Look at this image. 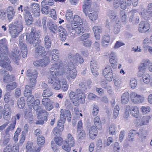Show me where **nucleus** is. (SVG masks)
<instances>
[{
	"label": "nucleus",
	"mask_w": 152,
	"mask_h": 152,
	"mask_svg": "<svg viewBox=\"0 0 152 152\" xmlns=\"http://www.w3.org/2000/svg\"><path fill=\"white\" fill-rule=\"evenodd\" d=\"M63 68L59 63H54L49 69V70L52 76L57 77L65 73V70Z\"/></svg>",
	"instance_id": "obj_1"
},
{
	"label": "nucleus",
	"mask_w": 152,
	"mask_h": 152,
	"mask_svg": "<svg viewBox=\"0 0 152 152\" xmlns=\"http://www.w3.org/2000/svg\"><path fill=\"white\" fill-rule=\"evenodd\" d=\"M18 25L13 23L10 24L9 25L10 32L12 37L15 38L22 30L23 27L20 24Z\"/></svg>",
	"instance_id": "obj_2"
},
{
	"label": "nucleus",
	"mask_w": 152,
	"mask_h": 152,
	"mask_svg": "<svg viewBox=\"0 0 152 152\" xmlns=\"http://www.w3.org/2000/svg\"><path fill=\"white\" fill-rule=\"evenodd\" d=\"M39 35L36 32V29L33 28L31 29L30 34H26V40L27 43L33 44L37 42Z\"/></svg>",
	"instance_id": "obj_3"
},
{
	"label": "nucleus",
	"mask_w": 152,
	"mask_h": 152,
	"mask_svg": "<svg viewBox=\"0 0 152 152\" xmlns=\"http://www.w3.org/2000/svg\"><path fill=\"white\" fill-rule=\"evenodd\" d=\"M140 15L144 19L147 20L152 17V3L148 4L146 9L142 8Z\"/></svg>",
	"instance_id": "obj_4"
},
{
	"label": "nucleus",
	"mask_w": 152,
	"mask_h": 152,
	"mask_svg": "<svg viewBox=\"0 0 152 152\" xmlns=\"http://www.w3.org/2000/svg\"><path fill=\"white\" fill-rule=\"evenodd\" d=\"M130 97L132 102L135 104L142 103L145 100V98L143 95H138L134 92L130 94Z\"/></svg>",
	"instance_id": "obj_5"
},
{
	"label": "nucleus",
	"mask_w": 152,
	"mask_h": 152,
	"mask_svg": "<svg viewBox=\"0 0 152 152\" xmlns=\"http://www.w3.org/2000/svg\"><path fill=\"white\" fill-rule=\"evenodd\" d=\"M84 32V28L83 24L75 25L74 28L70 34V36L75 38L77 36V34L81 35Z\"/></svg>",
	"instance_id": "obj_6"
},
{
	"label": "nucleus",
	"mask_w": 152,
	"mask_h": 152,
	"mask_svg": "<svg viewBox=\"0 0 152 152\" xmlns=\"http://www.w3.org/2000/svg\"><path fill=\"white\" fill-rule=\"evenodd\" d=\"M19 39V46L21 50L22 57L24 58L26 57L27 55V46L24 43V39L23 36L20 37Z\"/></svg>",
	"instance_id": "obj_7"
},
{
	"label": "nucleus",
	"mask_w": 152,
	"mask_h": 152,
	"mask_svg": "<svg viewBox=\"0 0 152 152\" xmlns=\"http://www.w3.org/2000/svg\"><path fill=\"white\" fill-rule=\"evenodd\" d=\"M2 54V52L1 50H0V56L3 60V61L1 63L0 66L3 68H6L7 69L10 71H12V68L9 65L10 63V59L8 58V57H6V56H3L4 57H3Z\"/></svg>",
	"instance_id": "obj_8"
},
{
	"label": "nucleus",
	"mask_w": 152,
	"mask_h": 152,
	"mask_svg": "<svg viewBox=\"0 0 152 152\" xmlns=\"http://www.w3.org/2000/svg\"><path fill=\"white\" fill-rule=\"evenodd\" d=\"M103 74L106 79L109 81L112 80L113 71L111 67L110 66H107L103 71Z\"/></svg>",
	"instance_id": "obj_9"
},
{
	"label": "nucleus",
	"mask_w": 152,
	"mask_h": 152,
	"mask_svg": "<svg viewBox=\"0 0 152 152\" xmlns=\"http://www.w3.org/2000/svg\"><path fill=\"white\" fill-rule=\"evenodd\" d=\"M49 60L47 58L40 59L34 61L33 62L34 66L37 67H44L46 66L49 63Z\"/></svg>",
	"instance_id": "obj_10"
},
{
	"label": "nucleus",
	"mask_w": 152,
	"mask_h": 152,
	"mask_svg": "<svg viewBox=\"0 0 152 152\" xmlns=\"http://www.w3.org/2000/svg\"><path fill=\"white\" fill-rule=\"evenodd\" d=\"M12 112L10 107L8 104H5L4 108H3V118L6 120L9 121L11 118Z\"/></svg>",
	"instance_id": "obj_11"
},
{
	"label": "nucleus",
	"mask_w": 152,
	"mask_h": 152,
	"mask_svg": "<svg viewBox=\"0 0 152 152\" xmlns=\"http://www.w3.org/2000/svg\"><path fill=\"white\" fill-rule=\"evenodd\" d=\"M68 58L70 59V61H73V62L75 63H79L81 64L84 61L83 58L78 53H76L75 56H73L72 54L68 55Z\"/></svg>",
	"instance_id": "obj_12"
},
{
	"label": "nucleus",
	"mask_w": 152,
	"mask_h": 152,
	"mask_svg": "<svg viewBox=\"0 0 152 152\" xmlns=\"http://www.w3.org/2000/svg\"><path fill=\"white\" fill-rule=\"evenodd\" d=\"M20 52L19 50L16 49L10 53V57L17 64H18L20 58Z\"/></svg>",
	"instance_id": "obj_13"
},
{
	"label": "nucleus",
	"mask_w": 152,
	"mask_h": 152,
	"mask_svg": "<svg viewBox=\"0 0 152 152\" xmlns=\"http://www.w3.org/2000/svg\"><path fill=\"white\" fill-rule=\"evenodd\" d=\"M113 7L117 9L119 6L123 10H125L126 8V0H114L113 3Z\"/></svg>",
	"instance_id": "obj_14"
},
{
	"label": "nucleus",
	"mask_w": 152,
	"mask_h": 152,
	"mask_svg": "<svg viewBox=\"0 0 152 152\" xmlns=\"http://www.w3.org/2000/svg\"><path fill=\"white\" fill-rule=\"evenodd\" d=\"M150 28L149 23L147 21H142L139 25L138 30L140 32H145Z\"/></svg>",
	"instance_id": "obj_15"
},
{
	"label": "nucleus",
	"mask_w": 152,
	"mask_h": 152,
	"mask_svg": "<svg viewBox=\"0 0 152 152\" xmlns=\"http://www.w3.org/2000/svg\"><path fill=\"white\" fill-rule=\"evenodd\" d=\"M30 8L34 16L37 17L39 16L40 9L37 3H34L31 4Z\"/></svg>",
	"instance_id": "obj_16"
},
{
	"label": "nucleus",
	"mask_w": 152,
	"mask_h": 152,
	"mask_svg": "<svg viewBox=\"0 0 152 152\" xmlns=\"http://www.w3.org/2000/svg\"><path fill=\"white\" fill-rule=\"evenodd\" d=\"M65 70V71L64 73H66V75L67 79L69 81H71L72 80L74 79L76 77L77 75V72L76 69L72 70L69 71L67 70L66 71V68L64 66L63 68Z\"/></svg>",
	"instance_id": "obj_17"
},
{
	"label": "nucleus",
	"mask_w": 152,
	"mask_h": 152,
	"mask_svg": "<svg viewBox=\"0 0 152 152\" xmlns=\"http://www.w3.org/2000/svg\"><path fill=\"white\" fill-rule=\"evenodd\" d=\"M42 104L45 107V109L49 111L53 109L52 104L50 100L48 98H45L42 100Z\"/></svg>",
	"instance_id": "obj_18"
},
{
	"label": "nucleus",
	"mask_w": 152,
	"mask_h": 152,
	"mask_svg": "<svg viewBox=\"0 0 152 152\" xmlns=\"http://www.w3.org/2000/svg\"><path fill=\"white\" fill-rule=\"evenodd\" d=\"M91 69L93 75L95 76L99 75L98 68L96 61L94 60L91 61L90 63Z\"/></svg>",
	"instance_id": "obj_19"
},
{
	"label": "nucleus",
	"mask_w": 152,
	"mask_h": 152,
	"mask_svg": "<svg viewBox=\"0 0 152 152\" xmlns=\"http://www.w3.org/2000/svg\"><path fill=\"white\" fill-rule=\"evenodd\" d=\"M86 95H80L78 97L75 98L74 99L72 100L74 105L77 106L79 105V102L82 104L85 103V101Z\"/></svg>",
	"instance_id": "obj_20"
},
{
	"label": "nucleus",
	"mask_w": 152,
	"mask_h": 152,
	"mask_svg": "<svg viewBox=\"0 0 152 152\" xmlns=\"http://www.w3.org/2000/svg\"><path fill=\"white\" fill-rule=\"evenodd\" d=\"M92 30L96 39L97 40H99L100 38L99 34L101 33L102 31V27L99 26H95L93 27Z\"/></svg>",
	"instance_id": "obj_21"
},
{
	"label": "nucleus",
	"mask_w": 152,
	"mask_h": 152,
	"mask_svg": "<svg viewBox=\"0 0 152 152\" xmlns=\"http://www.w3.org/2000/svg\"><path fill=\"white\" fill-rule=\"evenodd\" d=\"M86 95L83 92H82L80 89L76 90L75 92L71 91L69 94V97L71 100L74 99L75 98L78 97L80 95Z\"/></svg>",
	"instance_id": "obj_22"
},
{
	"label": "nucleus",
	"mask_w": 152,
	"mask_h": 152,
	"mask_svg": "<svg viewBox=\"0 0 152 152\" xmlns=\"http://www.w3.org/2000/svg\"><path fill=\"white\" fill-rule=\"evenodd\" d=\"M137 12V10L136 9L132 10L130 12L132 15L129 18V21L133 24L138 23L140 21L139 18L135 16V14Z\"/></svg>",
	"instance_id": "obj_23"
},
{
	"label": "nucleus",
	"mask_w": 152,
	"mask_h": 152,
	"mask_svg": "<svg viewBox=\"0 0 152 152\" xmlns=\"http://www.w3.org/2000/svg\"><path fill=\"white\" fill-rule=\"evenodd\" d=\"M91 4V0H85L83 8V12L86 16H87V14L90 11Z\"/></svg>",
	"instance_id": "obj_24"
},
{
	"label": "nucleus",
	"mask_w": 152,
	"mask_h": 152,
	"mask_svg": "<svg viewBox=\"0 0 152 152\" xmlns=\"http://www.w3.org/2000/svg\"><path fill=\"white\" fill-rule=\"evenodd\" d=\"M58 30L61 40L62 41H64L68 35L66 31L61 26L58 27Z\"/></svg>",
	"instance_id": "obj_25"
},
{
	"label": "nucleus",
	"mask_w": 152,
	"mask_h": 152,
	"mask_svg": "<svg viewBox=\"0 0 152 152\" xmlns=\"http://www.w3.org/2000/svg\"><path fill=\"white\" fill-rule=\"evenodd\" d=\"M129 112L132 116L135 118H137L139 115L138 107L137 106L130 107V106Z\"/></svg>",
	"instance_id": "obj_26"
},
{
	"label": "nucleus",
	"mask_w": 152,
	"mask_h": 152,
	"mask_svg": "<svg viewBox=\"0 0 152 152\" xmlns=\"http://www.w3.org/2000/svg\"><path fill=\"white\" fill-rule=\"evenodd\" d=\"M7 17L9 20L13 18L15 16V12L13 8L11 6L8 7L7 9Z\"/></svg>",
	"instance_id": "obj_27"
},
{
	"label": "nucleus",
	"mask_w": 152,
	"mask_h": 152,
	"mask_svg": "<svg viewBox=\"0 0 152 152\" xmlns=\"http://www.w3.org/2000/svg\"><path fill=\"white\" fill-rule=\"evenodd\" d=\"M47 26L49 29L54 34H55L56 31L58 28L56 24L51 20H49L47 23Z\"/></svg>",
	"instance_id": "obj_28"
},
{
	"label": "nucleus",
	"mask_w": 152,
	"mask_h": 152,
	"mask_svg": "<svg viewBox=\"0 0 152 152\" xmlns=\"http://www.w3.org/2000/svg\"><path fill=\"white\" fill-rule=\"evenodd\" d=\"M96 127L94 126H92L89 129V134L90 137L92 139H94L97 134Z\"/></svg>",
	"instance_id": "obj_29"
},
{
	"label": "nucleus",
	"mask_w": 152,
	"mask_h": 152,
	"mask_svg": "<svg viewBox=\"0 0 152 152\" xmlns=\"http://www.w3.org/2000/svg\"><path fill=\"white\" fill-rule=\"evenodd\" d=\"M129 93L126 92L123 94L121 96V101L123 104H126L128 103L129 100Z\"/></svg>",
	"instance_id": "obj_30"
},
{
	"label": "nucleus",
	"mask_w": 152,
	"mask_h": 152,
	"mask_svg": "<svg viewBox=\"0 0 152 152\" xmlns=\"http://www.w3.org/2000/svg\"><path fill=\"white\" fill-rule=\"evenodd\" d=\"M66 144H68L70 146L73 147L75 143L74 138L70 134H68L67 135V139L66 140Z\"/></svg>",
	"instance_id": "obj_31"
},
{
	"label": "nucleus",
	"mask_w": 152,
	"mask_h": 152,
	"mask_svg": "<svg viewBox=\"0 0 152 152\" xmlns=\"http://www.w3.org/2000/svg\"><path fill=\"white\" fill-rule=\"evenodd\" d=\"M90 13L87 14L89 19L91 21H94L97 19L98 18V14L97 12L94 11H91Z\"/></svg>",
	"instance_id": "obj_32"
},
{
	"label": "nucleus",
	"mask_w": 152,
	"mask_h": 152,
	"mask_svg": "<svg viewBox=\"0 0 152 152\" xmlns=\"http://www.w3.org/2000/svg\"><path fill=\"white\" fill-rule=\"evenodd\" d=\"M29 8L27 6H26L23 7V13L25 19L33 18L29 10Z\"/></svg>",
	"instance_id": "obj_33"
},
{
	"label": "nucleus",
	"mask_w": 152,
	"mask_h": 152,
	"mask_svg": "<svg viewBox=\"0 0 152 152\" xmlns=\"http://www.w3.org/2000/svg\"><path fill=\"white\" fill-rule=\"evenodd\" d=\"M35 52L36 53H39L41 54L44 51V48L42 46L39 45L38 42L35 43Z\"/></svg>",
	"instance_id": "obj_34"
},
{
	"label": "nucleus",
	"mask_w": 152,
	"mask_h": 152,
	"mask_svg": "<svg viewBox=\"0 0 152 152\" xmlns=\"http://www.w3.org/2000/svg\"><path fill=\"white\" fill-rule=\"evenodd\" d=\"M116 54L112 52L110 54L109 56V61L111 64H114L117 63V59Z\"/></svg>",
	"instance_id": "obj_35"
},
{
	"label": "nucleus",
	"mask_w": 152,
	"mask_h": 152,
	"mask_svg": "<svg viewBox=\"0 0 152 152\" xmlns=\"http://www.w3.org/2000/svg\"><path fill=\"white\" fill-rule=\"evenodd\" d=\"M53 53L52 54V59L51 62L53 63L54 61H56L59 59V56L58 54H59V51L57 49H53L52 50Z\"/></svg>",
	"instance_id": "obj_36"
},
{
	"label": "nucleus",
	"mask_w": 152,
	"mask_h": 152,
	"mask_svg": "<svg viewBox=\"0 0 152 152\" xmlns=\"http://www.w3.org/2000/svg\"><path fill=\"white\" fill-rule=\"evenodd\" d=\"M51 38L48 35L45 36L44 37L45 45L47 49L51 47Z\"/></svg>",
	"instance_id": "obj_37"
},
{
	"label": "nucleus",
	"mask_w": 152,
	"mask_h": 152,
	"mask_svg": "<svg viewBox=\"0 0 152 152\" xmlns=\"http://www.w3.org/2000/svg\"><path fill=\"white\" fill-rule=\"evenodd\" d=\"M11 124L6 129V132H7L10 131H12L15 128L16 123V119L15 117H12L11 119Z\"/></svg>",
	"instance_id": "obj_38"
},
{
	"label": "nucleus",
	"mask_w": 152,
	"mask_h": 152,
	"mask_svg": "<svg viewBox=\"0 0 152 152\" xmlns=\"http://www.w3.org/2000/svg\"><path fill=\"white\" fill-rule=\"evenodd\" d=\"M73 19V20H72V22L75 25L83 24V21L79 16L75 15Z\"/></svg>",
	"instance_id": "obj_39"
},
{
	"label": "nucleus",
	"mask_w": 152,
	"mask_h": 152,
	"mask_svg": "<svg viewBox=\"0 0 152 152\" xmlns=\"http://www.w3.org/2000/svg\"><path fill=\"white\" fill-rule=\"evenodd\" d=\"M150 118V117L149 116H144L140 120L139 125L142 126L147 124L149 122Z\"/></svg>",
	"instance_id": "obj_40"
},
{
	"label": "nucleus",
	"mask_w": 152,
	"mask_h": 152,
	"mask_svg": "<svg viewBox=\"0 0 152 152\" xmlns=\"http://www.w3.org/2000/svg\"><path fill=\"white\" fill-rule=\"evenodd\" d=\"M66 18L67 21L68 22L72 21L73 18V12L70 10H67L66 14Z\"/></svg>",
	"instance_id": "obj_41"
},
{
	"label": "nucleus",
	"mask_w": 152,
	"mask_h": 152,
	"mask_svg": "<svg viewBox=\"0 0 152 152\" xmlns=\"http://www.w3.org/2000/svg\"><path fill=\"white\" fill-rule=\"evenodd\" d=\"M94 122L97 129L100 130L101 129V122L98 116L96 117L94 119Z\"/></svg>",
	"instance_id": "obj_42"
},
{
	"label": "nucleus",
	"mask_w": 152,
	"mask_h": 152,
	"mask_svg": "<svg viewBox=\"0 0 152 152\" xmlns=\"http://www.w3.org/2000/svg\"><path fill=\"white\" fill-rule=\"evenodd\" d=\"M27 99V102L28 106H32L34 102V96L30 94H28Z\"/></svg>",
	"instance_id": "obj_43"
},
{
	"label": "nucleus",
	"mask_w": 152,
	"mask_h": 152,
	"mask_svg": "<svg viewBox=\"0 0 152 152\" xmlns=\"http://www.w3.org/2000/svg\"><path fill=\"white\" fill-rule=\"evenodd\" d=\"M147 63L146 62V60L145 61L144 63L140 64L138 66L139 71L142 73L144 72L145 71L147 66Z\"/></svg>",
	"instance_id": "obj_44"
},
{
	"label": "nucleus",
	"mask_w": 152,
	"mask_h": 152,
	"mask_svg": "<svg viewBox=\"0 0 152 152\" xmlns=\"http://www.w3.org/2000/svg\"><path fill=\"white\" fill-rule=\"evenodd\" d=\"M61 86L60 82L58 79H55L54 82L52 85V87L53 89L58 90L60 89Z\"/></svg>",
	"instance_id": "obj_45"
},
{
	"label": "nucleus",
	"mask_w": 152,
	"mask_h": 152,
	"mask_svg": "<svg viewBox=\"0 0 152 152\" xmlns=\"http://www.w3.org/2000/svg\"><path fill=\"white\" fill-rule=\"evenodd\" d=\"M25 103V101L24 97H21L18 100L17 105L19 108L22 109L24 107Z\"/></svg>",
	"instance_id": "obj_46"
},
{
	"label": "nucleus",
	"mask_w": 152,
	"mask_h": 152,
	"mask_svg": "<svg viewBox=\"0 0 152 152\" xmlns=\"http://www.w3.org/2000/svg\"><path fill=\"white\" fill-rule=\"evenodd\" d=\"M107 14L110 18L113 20H116L117 19V16L116 13L114 11L111 10L108 11Z\"/></svg>",
	"instance_id": "obj_47"
},
{
	"label": "nucleus",
	"mask_w": 152,
	"mask_h": 152,
	"mask_svg": "<svg viewBox=\"0 0 152 152\" xmlns=\"http://www.w3.org/2000/svg\"><path fill=\"white\" fill-rule=\"evenodd\" d=\"M45 137L39 135L37 138V143L39 146L43 145L45 143Z\"/></svg>",
	"instance_id": "obj_48"
},
{
	"label": "nucleus",
	"mask_w": 152,
	"mask_h": 152,
	"mask_svg": "<svg viewBox=\"0 0 152 152\" xmlns=\"http://www.w3.org/2000/svg\"><path fill=\"white\" fill-rule=\"evenodd\" d=\"M26 75L28 77L36 78L37 76V72L36 71H34L33 72H31V70L28 69L27 71Z\"/></svg>",
	"instance_id": "obj_49"
},
{
	"label": "nucleus",
	"mask_w": 152,
	"mask_h": 152,
	"mask_svg": "<svg viewBox=\"0 0 152 152\" xmlns=\"http://www.w3.org/2000/svg\"><path fill=\"white\" fill-rule=\"evenodd\" d=\"M61 88L63 91H66L68 88V86H67V81L63 79L61 81Z\"/></svg>",
	"instance_id": "obj_50"
},
{
	"label": "nucleus",
	"mask_w": 152,
	"mask_h": 152,
	"mask_svg": "<svg viewBox=\"0 0 152 152\" xmlns=\"http://www.w3.org/2000/svg\"><path fill=\"white\" fill-rule=\"evenodd\" d=\"M53 94L50 88L44 90L42 94L43 97H50Z\"/></svg>",
	"instance_id": "obj_51"
},
{
	"label": "nucleus",
	"mask_w": 152,
	"mask_h": 152,
	"mask_svg": "<svg viewBox=\"0 0 152 152\" xmlns=\"http://www.w3.org/2000/svg\"><path fill=\"white\" fill-rule=\"evenodd\" d=\"M121 26L118 24L116 23L113 26V32L115 34H118L121 31Z\"/></svg>",
	"instance_id": "obj_52"
},
{
	"label": "nucleus",
	"mask_w": 152,
	"mask_h": 152,
	"mask_svg": "<svg viewBox=\"0 0 152 152\" xmlns=\"http://www.w3.org/2000/svg\"><path fill=\"white\" fill-rule=\"evenodd\" d=\"M33 88L31 86L26 85L25 87V90L24 91V94L25 96H28V94L30 95L31 94V89Z\"/></svg>",
	"instance_id": "obj_53"
},
{
	"label": "nucleus",
	"mask_w": 152,
	"mask_h": 152,
	"mask_svg": "<svg viewBox=\"0 0 152 152\" xmlns=\"http://www.w3.org/2000/svg\"><path fill=\"white\" fill-rule=\"evenodd\" d=\"M17 86V84L15 82H13L7 84L6 86V88L8 90H13Z\"/></svg>",
	"instance_id": "obj_54"
},
{
	"label": "nucleus",
	"mask_w": 152,
	"mask_h": 152,
	"mask_svg": "<svg viewBox=\"0 0 152 152\" xmlns=\"http://www.w3.org/2000/svg\"><path fill=\"white\" fill-rule=\"evenodd\" d=\"M60 120L59 121L60 123H64L66 121V117L64 115V110L61 109L60 110Z\"/></svg>",
	"instance_id": "obj_55"
},
{
	"label": "nucleus",
	"mask_w": 152,
	"mask_h": 152,
	"mask_svg": "<svg viewBox=\"0 0 152 152\" xmlns=\"http://www.w3.org/2000/svg\"><path fill=\"white\" fill-rule=\"evenodd\" d=\"M15 80V76L13 75H12L7 77H4L3 78V81L5 83H7L8 82H12Z\"/></svg>",
	"instance_id": "obj_56"
},
{
	"label": "nucleus",
	"mask_w": 152,
	"mask_h": 152,
	"mask_svg": "<svg viewBox=\"0 0 152 152\" xmlns=\"http://www.w3.org/2000/svg\"><path fill=\"white\" fill-rule=\"evenodd\" d=\"M120 13L121 20L122 22L125 23L126 20V15L125 12L123 10H121Z\"/></svg>",
	"instance_id": "obj_57"
},
{
	"label": "nucleus",
	"mask_w": 152,
	"mask_h": 152,
	"mask_svg": "<svg viewBox=\"0 0 152 152\" xmlns=\"http://www.w3.org/2000/svg\"><path fill=\"white\" fill-rule=\"evenodd\" d=\"M143 82L146 83H148L150 80V77L148 74H144L142 75V77Z\"/></svg>",
	"instance_id": "obj_58"
},
{
	"label": "nucleus",
	"mask_w": 152,
	"mask_h": 152,
	"mask_svg": "<svg viewBox=\"0 0 152 152\" xmlns=\"http://www.w3.org/2000/svg\"><path fill=\"white\" fill-rule=\"evenodd\" d=\"M137 85V81L134 78L131 79L130 81V86L131 88L134 89Z\"/></svg>",
	"instance_id": "obj_59"
},
{
	"label": "nucleus",
	"mask_w": 152,
	"mask_h": 152,
	"mask_svg": "<svg viewBox=\"0 0 152 152\" xmlns=\"http://www.w3.org/2000/svg\"><path fill=\"white\" fill-rule=\"evenodd\" d=\"M8 43L7 40L5 39H3L0 40V45L5 48L6 51L7 50Z\"/></svg>",
	"instance_id": "obj_60"
},
{
	"label": "nucleus",
	"mask_w": 152,
	"mask_h": 152,
	"mask_svg": "<svg viewBox=\"0 0 152 152\" xmlns=\"http://www.w3.org/2000/svg\"><path fill=\"white\" fill-rule=\"evenodd\" d=\"M41 11L43 14L47 15L49 13L50 7L48 6H41Z\"/></svg>",
	"instance_id": "obj_61"
},
{
	"label": "nucleus",
	"mask_w": 152,
	"mask_h": 152,
	"mask_svg": "<svg viewBox=\"0 0 152 152\" xmlns=\"http://www.w3.org/2000/svg\"><path fill=\"white\" fill-rule=\"evenodd\" d=\"M99 108L97 105L95 104H93V109L92 110V114L93 116H96L98 113Z\"/></svg>",
	"instance_id": "obj_62"
},
{
	"label": "nucleus",
	"mask_w": 152,
	"mask_h": 152,
	"mask_svg": "<svg viewBox=\"0 0 152 152\" xmlns=\"http://www.w3.org/2000/svg\"><path fill=\"white\" fill-rule=\"evenodd\" d=\"M4 100L6 103H8L12 100L10 97V92H8L6 93L4 96Z\"/></svg>",
	"instance_id": "obj_63"
},
{
	"label": "nucleus",
	"mask_w": 152,
	"mask_h": 152,
	"mask_svg": "<svg viewBox=\"0 0 152 152\" xmlns=\"http://www.w3.org/2000/svg\"><path fill=\"white\" fill-rule=\"evenodd\" d=\"M18 19L17 18V20L15 22V24L19 26H20V24L21 26H23L22 23L23 20L21 15L20 14H19L18 15Z\"/></svg>",
	"instance_id": "obj_64"
}]
</instances>
